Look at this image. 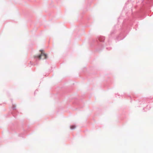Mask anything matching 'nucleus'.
<instances>
[{
  "label": "nucleus",
  "mask_w": 153,
  "mask_h": 153,
  "mask_svg": "<svg viewBox=\"0 0 153 153\" xmlns=\"http://www.w3.org/2000/svg\"><path fill=\"white\" fill-rule=\"evenodd\" d=\"M40 51L42 52L40 55L35 56L34 57V59L35 60L36 63H32L30 61V63L31 64V65H37L38 64V62L41 59H46L47 58V55L43 52V50H40Z\"/></svg>",
  "instance_id": "f257e3e1"
},
{
  "label": "nucleus",
  "mask_w": 153,
  "mask_h": 153,
  "mask_svg": "<svg viewBox=\"0 0 153 153\" xmlns=\"http://www.w3.org/2000/svg\"><path fill=\"white\" fill-rule=\"evenodd\" d=\"M143 5L151 7L153 4V0H143L142 1Z\"/></svg>",
  "instance_id": "f03ea898"
},
{
  "label": "nucleus",
  "mask_w": 153,
  "mask_h": 153,
  "mask_svg": "<svg viewBox=\"0 0 153 153\" xmlns=\"http://www.w3.org/2000/svg\"><path fill=\"white\" fill-rule=\"evenodd\" d=\"M105 39V38L104 36H100L96 39L94 40L93 41L94 43H97L98 44V45H100V44H99V41L101 42H103Z\"/></svg>",
  "instance_id": "7ed1b4c3"
},
{
  "label": "nucleus",
  "mask_w": 153,
  "mask_h": 153,
  "mask_svg": "<svg viewBox=\"0 0 153 153\" xmlns=\"http://www.w3.org/2000/svg\"><path fill=\"white\" fill-rule=\"evenodd\" d=\"M115 33H116L115 30H112L111 31L110 34L108 35L109 39L108 40V42L109 43V41H110V39H111L113 38L114 37V36L115 35Z\"/></svg>",
  "instance_id": "20e7f679"
},
{
  "label": "nucleus",
  "mask_w": 153,
  "mask_h": 153,
  "mask_svg": "<svg viewBox=\"0 0 153 153\" xmlns=\"http://www.w3.org/2000/svg\"><path fill=\"white\" fill-rule=\"evenodd\" d=\"M123 33H121L119 34V35L117 37V39L118 41L123 39L125 37V36H123V38H122V36H123Z\"/></svg>",
  "instance_id": "39448f33"
},
{
  "label": "nucleus",
  "mask_w": 153,
  "mask_h": 153,
  "mask_svg": "<svg viewBox=\"0 0 153 153\" xmlns=\"http://www.w3.org/2000/svg\"><path fill=\"white\" fill-rule=\"evenodd\" d=\"M70 129L71 130H73L75 129L76 128V126L74 125H71L70 127Z\"/></svg>",
  "instance_id": "423d86ee"
},
{
  "label": "nucleus",
  "mask_w": 153,
  "mask_h": 153,
  "mask_svg": "<svg viewBox=\"0 0 153 153\" xmlns=\"http://www.w3.org/2000/svg\"><path fill=\"white\" fill-rule=\"evenodd\" d=\"M12 105H13V106H12L13 109V110L16 109V106L15 105H13V104Z\"/></svg>",
  "instance_id": "0eeeda50"
},
{
  "label": "nucleus",
  "mask_w": 153,
  "mask_h": 153,
  "mask_svg": "<svg viewBox=\"0 0 153 153\" xmlns=\"http://www.w3.org/2000/svg\"><path fill=\"white\" fill-rule=\"evenodd\" d=\"M106 49H108L109 50H110L111 49V48L110 47H109V48L106 47Z\"/></svg>",
  "instance_id": "6e6552de"
},
{
  "label": "nucleus",
  "mask_w": 153,
  "mask_h": 153,
  "mask_svg": "<svg viewBox=\"0 0 153 153\" xmlns=\"http://www.w3.org/2000/svg\"><path fill=\"white\" fill-rule=\"evenodd\" d=\"M38 91V90H36L35 92H34V94H35L36 93V92Z\"/></svg>",
  "instance_id": "1a4fd4ad"
},
{
  "label": "nucleus",
  "mask_w": 153,
  "mask_h": 153,
  "mask_svg": "<svg viewBox=\"0 0 153 153\" xmlns=\"http://www.w3.org/2000/svg\"><path fill=\"white\" fill-rule=\"evenodd\" d=\"M126 20H124L123 23L124 24L125 23V22H126Z\"/></svg>",
  "instance_id": "9d476101"
},
{
  "label": "nucleus",
  "mask_w": 153,
  "mask_h": 153,
  "mask_svg": "<svg viewBox=\"0 0 153 153\" xmlns=\"http://www.w3.org/2000/svg\"><path fill=\"white\" fill-rule=\"evenodd\" d=\"M119 19H121V17H119Z\"/></svg>",
  "instance_id": "9b49d317"
},
{
  "label": "nucleus",
  "mask_w": 153,
  "mask_h": 153,
  "mask_svg": "<svg viewBox=\"0 0 153 153\" xmlns=\"http://www.w3.org/2000/svg\"><path fill=\"white\" fill-rule=\"evenodd\" d=\"M103 48V47L102 46V48Z\"/></svg>",
  "instance_id": "f8f14e48"
}]
</instances>
